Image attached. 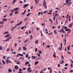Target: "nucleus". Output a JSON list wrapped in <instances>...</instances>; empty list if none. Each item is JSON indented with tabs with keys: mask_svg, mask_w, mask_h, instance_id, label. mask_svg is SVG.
Wrapping results in <instances>:
<instances>
[{
	"mask_svg": "<svg viewBox=\"0 0 73 73\" xmlns=\"http://www.w3.org/2000/svg\"><path fill=\"white\" fill-rule=\"evenodd\" d=\"M46 3H45V1L44 0L43 2V7H44V8H45V9H46L47 7H46Z\"/></svg>",
	"mask_w": 73,
	"mask_h": 73,
	"instance_id": "obj_1",
	"label": "nucleus"
},
{
	"mask_svg": "<svg viewBox=\"0 0 73 73\" xmlns=\"http://www.w3.org/2000/svg\"><path fill=\"white\" fill-rule=\"evenodd\" d=\"M69 1H71V0H66V3L68 4L67 5H68V6H70L71 5V4H72L71 2H70L69 4Z\"/></svg>",
	"mask_w": 73,
	"mask_h": 73,
	"instance_id": "obj_2",
	"label": "nucleus"
},
{
	"mask_svg": "<svg viewBox=\"0 0 73 73\" xmlns=\"http://www.w3.org/2000/svg\"><path fill=\"white\" fill-rule=\"evenodd\" d=\"M73 23H72L71 24L69 25H68L69 28H72V26H73Z\"/></svg>",
	"mask_w": 73,
	"mask_h": 73,
	"instance_id": "obj_3",
	"label": "nucleus"
},
{
	"mask_svg": "<svg viewBox=\"0 0 73 73\" xmlns=\"http://www.w3.org/2000/svg\"><path fill=\"white\" fill-rule=\"evenodd\" d=\"M28 5H29V4H25L23 6V8H25L26 7H28Z\"/></svg>",
	"mask_w": 73,
	"mask_h": 73,
	"instance_id": "obj_4",
	"label": "nucleus"
},
{
	"mask_svg": "<svg viewBox=\"0 0 73 73\" xmlns=\"http://www.w3.org/2000/svg\"><path fill=\"white\" fill-rule=\"evenodd\" d=\"M19 9H20V8L19 7H17L16 8L14 9H13V10L15 11H18V10Z\"/></svg>",
	"mask_w": 73,
	"mask_h": 73,
	"instance_id": "obj_5",
	"label": "nucleus"
},
{
	"mask_svg": "<svg viewBox=\"0 0 73 73\" xmlns=\"http://www.w3.org/2000/svg\"><path fill=\"white\" fill-rule=\"evenodd\" d=\"M9 62V59H7L6 60L5 63L6 64H8V62Z\"/></svg>",
	"mask_w": 73,
	"mask_h": 73,
	"instance_id": "obj_6",
	"label": "nucleus"
},
{
	"mask_svg": "<svg viewBox=\"0 0 73 73\" xmlns=\"http://www.w3.org/2000/svg\"><path fill=\"white\" fill-rule=\"evenodd\" d=\"M19 68V67L17 65H16L15 66V69L16 70H17Z\"/></svg>",
	"mask_w": 73,
	"mask_h": 73,
	"instance_id": "obj_7",
	"label": "nucleus"
},
{
	"mask_svg": "<svg viewBox=\"0 0 73 73\" xmlns=\"http://www.w3.org/2000/svg\"><path fill=\"white\" fill-rule=\"evenodd\" d=\"M22 23H23V21H21L19 23H18V24L17 25H16L17 26H19V25H20V24H22Z\"/></svg>",
	"mask_w": 73,
	"mask_h": 73,
	"instance_id": "obj_8",
	"label": "nucleus"
},
{
	"mask_svg": "<svg viewBox=\"0 0 73 73\" xmlns=\"http://www.w3.org/2000/svg\"><path fill=\"white\" fill-rule=\"evenodd\" d=\"M9 36H10V34H8L7 35V36H5V37L6 38H7V37H9Z\"/></svg>",
	"mask_w": 73,
	"mask_h": 73,
	"instance_id": "obj_9",
	"label": "nucleus"
},
{
	"mask_svg": "<svg viewBox=\"0 0 73 73\" xmlns=\"http://www.w3.org/2000/svg\"><path fill=\"white\" fill-rule=\"evenodd\" d=\"M65 31H68V32H69V31H71V30L70 29H67L65 30Z\"/></svg>",
	"mask_w": 73,
	"mask_h": 73,
	"instance_id": "obj_10",
	"label": "nucleus"
},
{
	"mask_svg": "<svg viewBox=\"0 0 73 73\" xmlns=\"http://www.w3.org/2000/svg\"><path fill=\"white\" fill-rule=\"evenodd\" d=\"M62 32L63 33H65V31L64 30L63 27L62 28V29H61Z\"/></svg>",
	"mask_w": 73,
	"mask_h": 73,
	"instance_id": "obj_11",
	"label": "nucleus"
},
{
	"mask_svg": "<svg viewBox=\"0 0 73 73\" xmlns=\"http://www.w3.org/2000/svg\"><path fill=\"white\" fill-rule=\"evenodd\" d=\"M2 21H7V19H3L2 20Z\"/></svg>",
	"mask_w": 73,
	"mask_h": 73,
	"instance_id": "obj_12",
	"label": "nucleus"
},
{
	"mask_svg": "<svg viewBox=\"0 0 73 73\" xmlns=\"http://www.w3.org/2000/svg\"><path fill=\"white\" fill-rule=\"evenodd\" d=\"M8 33H9V32L8 31L3 33V34H8Z\"/></svg>",
	"mask_w": 73,
	"mask_h": 73,
	"instance_id": "obj_13",
	"label": "nucleus"
},
{
	"mask_svg": "<svg viewBox=\"0 0 73 73\" xmlns=\"http://www.w3.org/2000/svg\"><path fill=\"white\" fill-rule=\"evenodd\" d=\"M23 50H27V48L25 47H23Z\"/></svg>",
	"mask_w": 73,
	"mask_h": 73,
	"instance_id": "obj_14",
	"label": "nucleus"
},
{
	"mask_svg": "<svg viewBox=\"0 0 73 73\" xmlns=\"http://www.w3.org/2000/svg\"><path fill=\"white\" fill-rule=\"evenodd\" d=\"M62 28H63V29H64V28L65 29H68V27H66L65 26H63Z\"/></svg>",
	"mask_w": 73,
	"mask_h": 73,
	"instance_id": "obj_15",
	"label": "nucleus"
},
{
	"mask_svg": "<svg viewBox=\"0 0 73 73\" xmlns=\"http://www.w3.org/2000/svg\"><path fill=\"white\" fill-rule=\"evenodd\" d=\"M4 22L3 21H1L0 22V24H4Z\"/></svg>",
	"mask_w": 73,
	"mask_h": 73,
	"instance_id": "obj_16",
	"label": "nucleus"
},
{
	"mask_svg": "<svg viewBox=\"0 0 73 73\" xmlns=\"http://www.w3.org/2000/svg\"><path fill=\"white\" fill-rule=\"evenodd\" d=\"M2 61L3 64V65H5V62H4V60H2Z\"/></svg>",
	"mask_w": 73,
	"mask_h": 73,
	"instance_id": "obj_17",
	"label": "nucleus"
},
{
	"mask_svg": "<svg viewBox=\"0 0 73 73\" xmlns=\"http://www.w3.org/2000/svg\"><path fill=\"white\" fill-rule=\"evenodd\" d=\"M38 40H37L35 42V43L36 44H38Z\"/></svg>",
	"mask_w": 73,
	"mask_h": 73,
	"instance_id": "obj_18",
	"label": "nucleus"
},
{
	"mask_svg": "<svg viewBox=\"0 0 73 73\" xmlns=\"http://www.w3.org/2000/svg\"><path fill=\"white\" fill-rule=\"evenodd\" d=\"M16 0H13V4H14L16 2Z\"/></svg>",
	"mask_w": 73,
	"mask_h": 73,
	"instance_id": "obj_19",
	"label": "nucleus"
},
{
	"mask_svg": "<svg viewBox=\"0 0 73 73\" xmlns=\"http://www.w3.org/2000/svg\"><path fill=\"white\" fill-rule=\"evenodd\" d=\"M62 62H61L60 63V64H63V63H64V61L63 60H62Z\"/></svg>",
	"mask_w": 73,
	"mask_h": 73,
	"instance_id": "obj_20",
	"label": "nucleus"
},
{
	"mask_svg": "<svg viewBox=\"0 0 73 73\" xmlns=\"http://www.w3.org/2000/svg\"><path fill=\"white\" fill-rule=\"evenodd\" d=\"M8 71L9 72H12V70H11V69H9L8 70Z\"/></svg>",
	"mask_w": 73,
	"mask_h": 73,
	"instance_id": "obj_21",
	"label": "nucleus"
},
{
	"mask_svg": "<svg viewBox=\"0 0 73 73\" xmlns=\"http://www.w3.org/2000/svg\"><path fill=\"white\" fill-rule=\"evenodd\" d=\"M38 61H36L35 62V65H36L37 64H38Z\"/></svg>",
	"mask_w": 73,
	"mask_h": 73,
	"instance_id": "obj_22",
	"label": "nucleus"
},
{
	"mask_svg": "<svg viewBox=\"0 0 73 73\" xmlns=\"http://www.w3.org/2000/svg\"><path fill=\"white\" fill-rule=\"evenodd\" d=\"M69 49H70V46L67 47V50H69Z\"/></svg>",
	"mask_w": 73,
	"mask_h": 73,
	"instance_id": "obj_23",
	"label": "nucleus"
},
{
	"mask_svg": "<svg viewBox=\"0 0 73 73\" xmlns=\"http://www.w3.org/2000/svg\"><path fill=\"white\" fill-rule=\"evenodd\" d=\"M29 41V39H27L24 42V43H25V42H27V41Z\"/></svg>",
	"mask_w": 73,
	"mask_h": 73,
	"instance_id": "obj_24",
	"label": "nucleus"
},
{
	"mask_svg": "<svg viewBox=\"0 0 73 73\" xmlns=\"http://www.w3.org/2000/svg\"><path fill=\"white\" fill-rule=\"evenodd\" d=\"M31 58H34V59H35V58H36V56H31Z\"/></svg>",
	"mask_w": 73,
	"mask_h": 73,
	"instance_id": "obj_25",
	"label": "nucleus"
},
{
	"mask_svg": "<svg viewBox=\"0 0 73 73\" xmlns=\"http://www.w3.org/2000/svg\"><path fill=\"white\" fill-rule=\"evenodd\" d=\"M29 63V62H26L25 63V65H27V64H28Z\"/></svg>",
	"mask_w": 73,
	"mask_h": 73,
	"instance_id": "obj_26",
	"label": "nucleus"
},
{
	"mask_svg": "<svg viewBox=\"0 0 73 73\" xmlns=\"http://www.w3.org/2000/svg\"><path fill=\"white\" fill-rule=\"evenodd\" d=\"M19 54L20 56H21L22 57H23V54H21L20 53H19Z\"/></svg>",
	"mask_w": 73,
	"mask_h": 73,
	"instance_id": "obj_27",
	"label": "nucleus"
},
{
	"mask_svg": "<svg viewBox=\"0 0 73 73\" xmlns=\"http://www.w3.org/2000/svg\"><path fill=\"white\" fill-rule=\"evenodd\" d=\"M3 49V48L1 46H0V50H1Z\"/></svg>",
	"mask_w": 73,
	"mask_h": 73,
	"instance_id": "obj_28",
	"label": "nucleus"
},
{
	"mask_svg": "<svg viewBox=\"0 0 73 73\" xmlns=\"http://www.w3.org/2000/svg\"><path fill=\"white\" fill-rule=\"evenodd\" d=\"M60 46L61 49H62V43L60 44Z\"/></svg>",
	"mask_w": 73,
	"mask_h": 73,
	"instance_id": "obj_29",
	"label": "nucleus"
},
{
	"mask_svg": "<svg viewBox=\"0 0 73 73\" xmlns=\"http://www.w3.org/2000/svg\"><path fill=\"white\" fill-rule=\"evenodd\" d=\"M28 54H27L26 56H25V57L26 58H28Z\"/></svg>",
	"mask_w": 73,
	"mask_h": 73,
	"instance_id": "obj_30",
	"label": "nucleus"
},
{
	"mask_svg": "<svg viewBox=\"0 0 73 73\" xmlns=\"http://www.w3.org/2000/svg\"><path fill=\"white\" fill-rule=\"evenodd\" d=\"M12 15H13V13H10L9 14V16H12Z\"/></svg>",
	"mask_w": 73,
	"mask_h": 73,
	"instance_id": "obj_31",
	"label": "nucleus"
},
{
	"mask_svg": "<svg viewBox=\"0 0 73 73\" xmlns=\"http://www.w3.org/2000/svg\"><path fill=\"white\" fill-rule=\"evenodd\" d=\"M27 18H25L24 20V21L25 22L26 21H27Z\"/></svg>",
	"mask_w": 73,
	"mask_h": 73,
	"instance_id": "obj_32",
	"label": "nucleus"
},
{
	"mask_svg": "<svg viewBox=\"0 0 73 73\" xmlns=\"http://www.w3.org/2000/svg\"><path fill=\"white\" fill-rule=\"evenodd\" d=\"M21 47H19L18 50V51H19V50H21Z\"/></svg>",
	"mask_w": 73,
	"mask_h": 73,
	"instance_id": "obj_33",
	"label": "nucleus"
},
{
	"mask_svg": "<svg viewBox=\"0 0 73 73\" xmlns=\"http://www.w3.org/2000/svg\"><path fill=\"white\" fill-rule=\"evenodd\" d=\"M64 40V42H65L64 43V45H66V39H65Z\"/></svg>",
	"mask_w": 73,
	"mask_h": 73,
	"instance_id": "obj_34",
	"label": "nucleus"
},
{
	"mask_svg": "<svg viewBox=\"0 0 73 73\" xmlns=\"http://www.w3.org/2000/svg\"><path fill=\"white\" fill-rule=\"evenodd\" d=\"M52 34H53V33H49L48 34V35H52Z\"/></svg>",
	"mask_w": 73,
	"mask_h": 73,
	"instance_id": "obj_35",
	"label": "nucleus"
},
{
	"mask_svg": "<svg viewBox=\"0 0 73 73\" xmlns=\"http://www.w3.org/2000/svg\"><path fill=\"white\" fill-rule=\"evenodd\" d=\"M31 13L28 14L27 15V17H28V16H29V15H31Z\"/></svg>",
	"mask_w": 73,
	"mask_h": 73,
	"instance_id": "obj_36",
	"label": "nucleus"
},
{
	"mask_svg": "<svg viewBox=\"0 0 73 73\" xmlns=\"http://www.w3.org/2000/svg\"><path fill=\"white\" fill-rule=\"evenodd\" d=\"M54 33H55V34H57V31H56V30L54 31Z\"/></svg>",
	"mask_w": 73,
	"mask_h": 73,
	"instance_id": "obj_37",
	"label": "nucleus"
},
{
	"mask_svg": "<svg viewBox=\"0 0 73 73\" xmlns=\"http://www.w3.org/2000/svg\"><path fill=\"white\" fill-rule=\"evenodd\" d=\"M30 39L32 40V38H33V36L32 35H31L30 36Z\"/></svg>",
	"mask_w": 73,
	"mask_h": 73,
	"instance_id": "obj_38",
	"label": "nucleus"
},
{
	"mask_svg": "<svg viewBox=\"0 0 73 73\" xmlns=\"http://www.w3.org/2000/svg\"><path fill=\"white\" fill-rule=\"evenodd\" d=\"M32 70H30L28 71L27 72V73H29V72H32Z\"/></svg>",
	"mask_w": 73,
	"mask_h": 73,
	"instance_id": "obj_39",
	"label": "nucleus"
},
{
	"mask_svg": "<svg viewBox=\"0 0 73 73\" xmlns=\"http://www.w3.org/2000/svg\"><path fill=\"white\" fill-rule=\"evenodd\" d=\"M35 2L36 3V4L38 3V2H37V0H35Z\"/></svg>",
	"mask_w": 73,
	"mask_h": 73,
	"instance_id": "obj_40",
	"label": "nucleus"
},
{
	"mask_svg": "<svg viewBox=\"0 0 73 73\" xmlns=\"http://www.w3.org/2000/svg\"><path fill=\"white\" fill-rule=\"evenodd\" d=\"M7 52H8V51H9V48H8L7 50Z\"/></svg>",
	"mask_w": 73,
	"mask_h": 73,
	"instance_id": "obj_41",
	"label": "nucleus"
},
{
	"mask_svg": "<svg viewBox=\"0 0 73 73\" xmlns=\"http://www.w3.org/2000/svg\"><path fill=\"white\" fill-rule=\"evenodd\" d=\"M58 49H59L60 50H61V49H62V48H61V47H60L58 48Z\"/></svg>",
	"mask_w": 73,
	"mask_h": 73,
	"instance_id": "obj_42",
	"label": "nucleus"
},
{
	"mask_svg": "<svg viewBox=\"0 0 73 73\" xmlns=\"http://www.w3.org/2000/svg\"><path fill=\"white\" fill-rule=\"evenodd\" d=\"M68 64H65L64 66H68Z\"/></svg>",
	"mask_w": 73,
	"mask_h": 73,
	"instance_id": "obj_43",
	"label": "nucleus"
},
{
	"mask_svg": "<svg viewBox=\"0 0 73 73\" xmlns=\"http://www.w3.org/2000/svg\"><path fill=\"white\" fill-rule=\"evenodd\" d=\"M35 52H37V48H36L35 49Z\"/></svg>",
	"mask_w": 73,
	"mask_h": 73,
	"instance_id": "obj_44",
	"label": "nucleus"
},
{
	"mask_svg": "<svg viewBox=\"0 0 73 73\" xmlns=\"http://www.w3.org/2000/svg\"><path fill=\"white\" fill-rule=\"evenodd\" d=\"M52 69H50V73H52Z\"/></svg>",
	"mask_w": 73,
	"mask_h": 73,
	"instance_id": "obj_45",
	"label": "nucleus"
},
{
	"mask_svg": "<svg viewBox=\"0 0 73 73\" xmlns=\"http://www.w3.org/2000/svg\"><path fill=\"white\" fill-rule=\"evenodd\" d=\"M30 69H31V68H27L28 71H29V70H30Z\"/></svg>",
	"mask_w": 73,
	"mask_h": 73,
	"instance_id": "obj_46",
	"label": "nucleus"
},
{
	"mask_svg": "<svg viewBox=\"0 0 73 73\" xmlns=\"http://www.w3.org/2000/svg\"><path fill=\"white\" fill-rule=\"evenodd\" d=\"M53 56L54 57H55V58H56V55L53 54Z\"/></svg>",
	"mask_w": 73,
	"mask_h": 73,
	"instance_id": "obj_47",
	"label": "nucleus"
},
{
	"mask_svg": "<svg viewBox=\"0 0 73 73\" xmlns=\"http://www.w3.org/2000/svg\"><path fill=\"white\" fill-rule=\"evenodd\" d=\"M26 67L23 68V70H26Z\"/></svg>",
	"mask_w": 73,
	"mask_h": 73,
	"instance_id": "obj_48",
	"label": "nucleus"
},
{
	"mask_svg": "<svg viewBox=\"0 0 73 73\" xmlns=\"http://www.w3.org/2000/svg\"><path fill=\"white\" fill-rule=\"evenodd\" d=\"M17 27V26H15V27H13L12 28L13 29H15V28H16Z\"/></svg>",
	"mask_w": 73,
	"mask_h": 73,
	"instance_id": "obj_49",
	"label": "nucleus"
},
{
	"mask_svg": "<svg viewBox=\"0 0 73 73\" xmlns=\"http://www.w3.org/2000/svg\"><path fill=\"white\" fill-rule=\"evenodd\" d=\"M14 23V21H13L11 22V24H12V23Z\"/></svg>",
	"mask_w": 73,
	"mask_h": 73,
	"instance_id": "obj_50",
	"label": "nucleus"
},
{
	"mask_svg": "<svg viewBox=\"0 0 73 73\" xmlns=\"http://www.w3.org/2000/svg\"><path fill=\"white\" fill-rule=\"evenodd\" d=\"M19 56V54H18L17 56H16V57H18Z\"/></svg>",
	"mask_w": 73,
	"mask_h": 73,
	"instance_id": "obj_51",
	"label": "nucleus"
},
{
	"mask_svg": "<svg viewBox=\"0 0 73 73\" xmlns=\"http://www.w3.org/2000/svg\"><path fill=\"white\" fill-rule=\"evenodd\" d=\"M42 53V51L41 50H40V52H39V54H41Z\"/></svg>",
	"mask_w": 73,
	"mask_h": 73,
	"instance_id": "obj_52",
	"label": "nucleus"
},
{
	"mask_svg": "<svg viewBox=\"0 0 73 73\" xmlns=\"http://www.w3.org/2000/svg\"><path fill=\"white\" fill-rule=\"evenodd\" d=\"M46 48H50V46H49V45H47Z\"/></svg>",
	"mask_w": 73,
	"mask_h": 73,
	"instance_id": "obj_53",
	"label": "nucleus"
},
{
	"mask_svg": "<svg viewBox=\"0 0 73 73\" xmlns=\"http://www.w3.org/2000/svg\"><path fill=\"white\" fill-rule=\"evenodd\" d=\"M24 26L22 27H21V29H22V30H23V29H24Z\"/></svg>",
	"mask_w": 73,
	"mask_h": 73,
	"instance_id": "obj_54",
	"label": "nucleus"
},
{
	"mask_svg": "<svg viewBox=\"0 0 73 73\" xmlns=\"http://www.w3.org/2000/svg\"><path fill=\"white\" fill-rule=\"evenodd\" d=\"M12 36H10V37H9L8 38L10 40V39H11V38H12Z\"/></svg>",
	"mask_w": 73,
	"mask_h": 73,
	"instance_id": "obj_55",
	"label": "nucleus"
},
{
	"mask_svg": "<svg viewBox=\"0 0 73 73\" xmlns=\"http://www.w3.org/2000/svg\"><path fill=\"white\" fill-rule=\"evenodd\" d=\"M47 12V11H45L43 13L44 14H45V13H46Z\"/></svg>",
	"mask_w": 73,
	"mask_h": 73,
	"instance_id": "obj_56",
	"label": "nucleus"
},
{
	"mask_svg": "<svg viewBox=\"0 0 73 73\" xmlns=\"http://www.w3.org/2000/svg\"><path fill=\"white\" fill-rule=\"evenodd\" d=\"M20 64V62H17V63H16V64Z\"/></svg>",
	"mask_w": 73,
	"mask_h": 73,
	"instance_id": "obj_57",
	"label": "nucleus"
},
{
	"mask_svg": "<svg viewBox=\"0 0 73 73\" xmlns=\"http://www.w3.org/2000/svg\"><path fill=\"white\" fill-rule=\"evenodd\" d=\"M61 57L62 58V59H64V57H63V56H62V55H61Z\"/></svg>",
	"mask_w": 73,
	"mask_h": 73,
	"instance_id": "obj_58",
	"label": "nucleus"
},
{
	"mask_svg": "<svg viewBox=\"0 0 73 73\" xmlns=\"http://www.w3.org/2000/svg\"><path fill=\"white\" fill-rule=\"evenodd\" d=\"M14 61L15 62H19V61H17V60H14Z\"/></svg>",
	"mask_w": 73,
	"mask_h": 73,
	"instance_id": "obj_59",
	"label": "nucleus"
},
{
	"mask_svg": "<svg viewBox=\"0 0 73 73\" xmlns=\"http://www.w3.org/2000/svg\"><path fill=\"white\" fill-rule=\"evenodd\" d=\"M18 11H16L15 12V14H17V13H18Z\"/></svg>",
	"mask_w": 73,
	"mask_h": 73,
	"instance_id": "obj_60",
	"label": "nucleus"
},
{
	"mask_svg": "<svg viewBox=\"0 0 73 73\" xmlns=\"http://www.w3.org/2000/svg\"><path fill=\"white\" fill-rule=\"evenodd\" d=\"M25 13L24 12L22 13V14L23 15H24Z\"/></svg>",
	"mask_w": 73,
	"mask_h": 73,
	"instance_id": "obj_61",
	"label": "nucleus"
},
{
	"mask_svg": "<svg viewBox=\"0 0 73 73\" xmlns=\"http://www.w3.org/2000/svg\"><path fill=\"white\" fill-rule=\"evenodd\" d=\"M15 47H16V46H17V43H15Z\"/></svg>",
	"mask_w": 73,
	"mask_h": 73,
	"instance_id": "obj_62",
	"label": "nucleus"
},
{
	"mask_svg": "<svg viewBox=\"0 0 73 73\" xmlns=\"http://www.w3.org/2000/svg\"><path fill=\"white\" fill-rule=\"evenodd\" d=\"M7 41H9V38H7Z\"/></svg>",
	"mask_w": 73,
	"mask_h": 73,
	"instance_id": "obj_63",
	"label": "nucleus"
},
{
	"mask_svg": "<svg viewBox=\"0 0 73 73\" xmlns=\"http://www.w3.org/2000/svg\"><path fill=\"white\" fill-rule=\"evenodd\" d=\"M44 25H45V23L42 24V26H44Z\"/></svg>",
	"mask_w": 73,
	"mask_h": 73,
	"instance_id": "obj_64",
	"label": "nucleus"
}]
</instances>
